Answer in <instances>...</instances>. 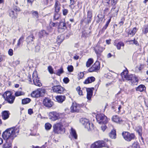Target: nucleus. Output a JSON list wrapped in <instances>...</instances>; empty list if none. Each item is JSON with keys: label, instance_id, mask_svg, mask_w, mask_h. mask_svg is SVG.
I'll use <instances>...</instances> for the list:
<instances>
[{"label": "nucleus", "instance_id": "20e7f679", "mask_svg": "<svg viewBox=\"0 0 148 148\" xmlns=\"http://www.w3.org/2000/svg\"><path fill=\"white\" fill-rule=\"evenodd\" d=\"M3 97L5 100L10 104L14 102L15 99V97L12 95L11 92L10 91L5 92Z\"/></svg>", "mask_w": 148, "mask_h": 148}, {"label": "nucleus", "instance_id": "5fc2aeb1", "mask_svg": "<svg viewBox=\"0 0 148 148\" xmlns=\"http://www.w3.org/2000/svg\"><path fill=\"white\" fill-rule=\"evenodd\" d=\"M139 146L137 143H134L132 144V148H139Z\"/></svg>", "mask_w": 148, "mask_h": 148}, {"label": "nucleus", "instance_id": "0eeeda50", "mask_svg": "<svg viewBox=\"0 0 148 148\" xmlns=\"http://www.w3.org/2000/svg\"><path fill=\"white\" fill-rule=\"evenodd\" d=\"M32 79L33 82L35 85L39 87L42 86V84L39 80L37 72L36 71H34L33 73Z\"/></svg>", "mask_w": 148, "mask_h": 148}, {"label": "nucleus", "instance_id": "864d4df0", "mask_svg": "<svg viewBox=\"0 0 148 148\" xmlns=\"http://www.w3.org/2000/svg\"><path fill=\"white\" fill-rule=\"evenodd\" d=\"M84 73L83 72H80L78 74V79H82L84 77Z\"/></svg>", "mask_w": 148, "mask_h": 148}, {"label": "nucleus", "instance_id": "58836bf2", "mask_svg": "<svg viewBox=\"0 0 148 148\" xmlns=\"http://www.w3.org/2000/svg\"><path fill=\"white\" fill-rule=\"evenodd\" d=\"M112 121L116 123H119L120 122V120L119 117L116 116H114L112 118Z\"/></svg>", "mask_w": 148, "mask_h": 148}, {"label": "nucleus", "instance_id": "f704fd0d", "mask_svg": "<svg viewBox=\"0 0 148 148\" xmlns=\"http://www.w3.org/2000/svg\"><path fill=\"white\" fill-rule=\"evenodd\" d=\"M59 28L62 29H64L66 28V24L64 22H60L58 26Z\"/></svg>", "mask_w": 148, "mask_h": 148}, {"label": "nucleus", "instance_id": "423d86ee", "mask_svg": "<svg viewBox=\"0 0 148 148\" xmlns=\"http://www.w3.org/2000/svg\"><path fill=\"white\" fill-rule=\"evenodd\" d=\"M20 11L21 10L19 8L14 6L12 8L9 10V15L12 18H15L17 16L16 12Z\"/></svg>", "mask_w": 148, "mask_h": 148}, {"label": "nucleus", "instance_id": "6ab92c4d", "mask_svg": "<svg viewBox=\"0 0 148 148\" xmlns=\"http://www.w3.org/2000/svg\"><path fill=\"white\" fill-rule=\"evenodd\" d=\"M87 92V98L88 100H90L92 95L93 90L91 88H86Z\"/></svg>", "mask_w": 148, "mask_h": 148}, {"label": "nucleus", "instance_id": "79ce46f5", "mask_svg": "<svg viewBox=\"0 0 148 148\" xmlns=\"http://www.w3.org/2000/svg\"><path fill=\"white\" fill-rule=\"evenodd\" d=\"M25 95V93L21 91L18 90L16 91L15 93V95L16 97H18Z\"/></svg>", "mask_w": 148, "mask_h": 148}, {"label": "nucleus", "instance_id": "a878e982", "mask_svg": "<svg viewBox=\"0 0 148 148\" xmlns=\"http://www.w3.org/2000/svg\"><path fill=\"white\" fill-rule=\"evenodd\" d=\"M104 48L100 46H97L96 48L94 49L96 53L97 54H99L101 53L104 50Z\"/></svg>", "mask_w": 148, "mask_h": 148}, {"label": "nucleus", "instance_id": "603ef678", "mask_svg": "<svg viewBox=\"0 0 148 148\" xmlns=\"http://www.w3.org/2000/svg\"><path fill=\"white\" fill-rule=\"evenodd\" d=\"M48 69L50 74H52L55 73L53 72V69L51 66H50L48 67Z\"/></svg>", "mask_w": 148, "mask_h": 148}, {"label": "nucleus", "instance_id": "9d476101", "mask_svg": "<svg viewBox=\"0 0 148 148\" xmlns=\"http://www.w3.org/2000/svg\"><path fill=\"white\" fill-rule=\"evenodd\" d=\"M105 146V143L103 140H99L92 144L90 148H101Z\"/></svg>", "mask_w": 148, "mask_h": 148}, {"label": "nucleus", "instance_id": "e2e57ef3", "mask_svg": "<svg viewBox=\"0 0 148 148\" xmlns=\"http://www.w3.org/2000/svg\"><path fill=\"white\" fill-rule=\"evenodd\" d=\"M103 124L101 126V130L104 132L106 128V126L105 125V123H103Z\"/></svg>", "mask_w": 148, "mask_h": 148}, {"label": "nucleus", "instance_id": "f03ea898", "mask_svg": "<svg viewBox=\"0 0 148 148\" xmlns=\"http://www.w3.org/2000/svg\"><path fill=\"white\" fill-rule=\"evenodd\" d=\"M80 121L88 131H91L93 130L94 126L93 124L90 123L88 119L85 118H81L80 120Z\"/></svg>", "mask_w": 148, "mask_h": 148}, {"label": "nucleus", "instance_id": "6e6552de", "mask_svg": "<svg viewBox=\"0 0 148 148\" xmlns=\"http://www.w3.org/2000/svg\"><path fill=\"white\" fill-rule=\"evenodd\" d=\"M122 134L125 140L128 141L134 139L135 137L134 134L126 132H123Z\"/></svg>", "mask_w": 148, "mask_h": 148}, {"label": "nucleus", "instance_id": "ddd939ff", "mask_svg": "<svg viewBox=\"0 0 148 148\" xmlns=\"http://www.w3.org/2000/svg\"><path fill=\"white\" fill-rule=\"evenodd\" d=\"M100 68V65L99 62L96 61L95 63L88 69V71L91 72L99 70Z\"/></svg>", "mask_w": 148, "mask_h": 148}, {"label": "nucleus", "instance_id": "c9c22d12", "mask_svg": "<svg viewBox=\"0 0 148 148\" xmlns=\"http://www.w3.org/2000/svg\"><path fill=\"white\" fill-rule=\"evenodd\" d=\"M127 42H130V44H134L137 46H138L139 45L138 42L135 40V38H134L133 40H128L127 41Z\"/></svg>", "mask_w": 148, "mask_h": 148}, {"label": "nucleus", "instance_id": "4d7b16f0", "mask_svg": "<svg viewBox=\"0 0 148 148\" xmlns=\"http://www.w3.org/2000/svg\"><path fill=\"white\" fill-rule=\"evenodd\" d=\"M32 12V14L34 16L36 17L37 18H38V14L37 11H33Z\"/></svg>", "mask_w": 148, "mask_h": 148}, {"label": "nucleus", "instance_id": "0e129e2a", "mask_svg": "<svg viewBox=\"0 0 148 148\" xmlns=\"http://www.w3.org/2000/svg\"><path fill=\"white\" fill-rule=\"evenodd\" d=\"M63 81L64 83L67 84L69 82V80L68 77H65L63 79Z\"/></svg>", "mask_w": 148, "mask_h": 148}, {"label": "nucleus", "instance_id": "680f3d73", "mask_svg": "<svg viewBox=\"0 0 148 148\" xmlns=\"http://www.w3.org/2000/svg\"><path fill=\"white\" fill-rule=\"evenodd\" d=\"M63 14L64 16L66 15L68 12V10L67 9H64L62 11Z\"/></svg>", "mask_w": 148, "mask_h": 148}, {"label": "nucleus", "instance_id": "f257e3e1", "mask_svg": "<svg viewBox=\"0 0 148 148\" xmlns=\"http://www.w3.org/2000/svg\"><path fill=\"white\" fill-rule=\"evenodd\" d=\"M19 132V129L15 127H12L7 129L4 132L2 136L4 140H10L12 141L18 134Z\"/></svg>", "mask_w": 148, "mask_h": 148}, {"label": "nucleus", "instance_id": "8fccbe9b", "mask_svg": "<svg viewBox=\"0 0 148 148\" xmlns=\"http://www.w3.org/2000/svg\"><path fill=\"white\" fill-rule=\"evenodd\" d=\"M39 93L40 94V96H42L43 95V94L45 92V90L43 88L38 89Z\"/></svg>", "mask_w": 148, "mask_h": 148}, {"label": "nucleus", "instance_id": "473e14b6", "mask_svg": "<svg viewBox=\"0 0 148 148\" xmlns=\"http://www.w3.org/2000/svg\"><path fill=\"white\" fill-rule=\"evenodd\" d=\"M6 143L4 145L3 147V148H11L12 144L11 143H9L8 140H6Z\"/></svg>", "mask_w": 148, "mask_h": 148}, {"label": "nucleus", "instance_id": "13d9d810", "mask_svg": "<svg viewBox=\"0 0 148 148\" xmlns=\"http://www.w3.org/2000/svg\"><path fill=\"white\" fill-rule=\"evenodd\" d=\"M110 21L111 19L110 18L106 22L105 25L103 27V29H106L107 28Z\"/></svg>", "mask_w": 148, "mask_h": 148}, {"label": "nucleus", "instance_id": "c85d7f7f", "mask_svg": "<svg viewBox=\"0 0 148 148\" xmlns=\"http://www.w3.org/2000/svg\"><path fill=\"white\" fill-rule=\"evenodd\" d=\"M146 88L145 86L143 85H141L137 87L136 88V90L137 91H139L140 92L143 91L145 90Z\"/></svg>", "mask_w": 148, "mask_h": 148}, {"label": "nucleus", "instance_id": "393cba45", "mask_svg": "<svg viewBox=\"0 0 148 148\" xmlns=\"http://www.w3.org/2000/svg\"><path fill=\"white\" fill-rule=\"evenodd\" d=\"M66 99L65 96L59 95L57 96L56 97V99L57 101L59 103H62Z\"/></svg>", "mask_w": 148, "mask_h": 148}, {"label": "nucleus", "instance_id": "09e8293b", "mask_svg": "<svg viewBox=\"0 0 148 148\" xmlns=\"http://www.w3.org/2000/svg\"><path fill=\"white\" fill-rule=\"evenodd\" d=\"M31 100L29 98L24 99L22 100V103L23 104H26L29 103Z\"/></svg>", "mask_w": 148, "mask_h": 148}, {"label": "nucleus", "instance_id": "052dcab7", "mask_svg": "<svg viewBox=\"0 0 148 148\" xmlns=\"http://www.w3.org/2000/svg\"><path fill=\"white\" fill-rule=\"evenodd\" d=\"M76 90L77 91L79 94L80 95H82V90H80V88L79 87H78L76 88Z\"/></svg>", "mask_w": 148, "mask_h": 148}, {"label": "nucleus", "instance_id": "cd10ccee", "mask_svg": "<svg viewBox=\"0 0 148 148\" xmlns=\"http://www.w3.org/2000/svg\"><path fill=\"white\" fill-rule=\"evenodd\" d=\"M79 107L75 104L73 103L71 107V111H77L79 110Z\"/></svg>", "mask_w": 148, "mask_h": 148}, {"label": "nucleus", "instance_id": "49530a36", "mask_svg": "<svg viewBox=\"0 0 148 148\" xmlns=\"http://www.w3.org/2000/svg\"><path fill=\"white\" fill-rule=\"evenodd\" d=\"M143 32L145 34L148 32V25H144L142 30Z\"/></svg>", "mask_w": 148, "mask_h": 148}, {"label": "nucleus", "instance_id": "4c0bfd02", "mask_svg": "<svg viewBox=\"0 0 148 148\" xmlns=\"http://www.w3.org/2000/svg\"><path fill=\"white\" fill-rule=\"evenodd\" d=\"M47 34L46 32L44 30H42L39 33L38 35L40 38H42L43 36L47 35Z\"/></svg>", "mask_w": 148, "mask_h": 148}, {"label": "nucleus", "instance_id": "1a4fd4ad", "mask_svg": "<svg viewBox=\"0 0 148 148\" xmlns=\"http://www.w3.org/2000/svg\"><path fill=\"white\" fill-rule=\"evenodd\" d=\"M49 119L54 121L62 117L61 115L59 114L56 112H51L49 114Z\"/></svg>", "mask_w": 148, "mask_h": 148}, {"label": "nucleus", "instance_id": "a211bd4d", "mask_svg": "<svg viewBox=\"0 0 148 148\" xmlns=\"http://www.w3.org/2000/svg\"><path fill=\"white\" fill-rule=\"evenodd\" d=\"M128 71L127 69L123 71L121 73V76L122 77V79L123 81L125 80H127L129 79V78L130 75H128Z\"/></svg>", "mask_w": 148, "mask_h": 148}, {"label": "nucleus", "instance_id": "5701e85b", "mask_svg": "<svg viewBox=\"0 0 148 148\" xmlns=\"http://www.w3.org/2000/svg\"><path fill=\"white\" fill-rule=\"evenodd\" d=\"M95 78L93 77H88L86 79L84 82V84H87L90 83L95 81Z\"/></svg>", "mask_w": 148, "mask_h": 148}, {"label": "nucleus", "instance_id": "ea45409f", "mask_svg": "<svg viewBox=\"0 0 148 148\" xmlns=\"http://www.w3.org/2000/svg\"><path fill=\"white\" fill-rule=\"evenodd\" d=\"M34 38V37L33 35H32L29 36L26 39V41L27 43L31 42L33 41Z\"/></svg>", "mask_w": 148, "mask_h": 148}, {"label": "nucleus", "instance_id": "37998d69", "mask_svg": "<svg viewBox=\"0 0 148 148\" xmlns=\"http://www.w3.org/2000/svg\"><path fill=\"white\" fill-rule=\"evenodd\" d=\"M64 72L63 70L62 67H61L60 69H58L56 71V73L55 74L56 75L60 76V75L62 74Z\"/></svg>", "mask_w": 148, "mask_h": 148}, {"label": "nucleus", "instance_id": "b1692460", "mask_svg": "<svg viewBox=\"0 0 148 148\" xmlns=\"http://www.w3.org/2000/svg\"><path fill=\"white\" fill-rule=\"evenodd\" d=\"M2 119L5 120L8 118L10 113L9 112H2L1 113Z\"/></svg>", "mask_w": 148, "mask_h": 148}, {"label": "nucleus", "instance_id": "6e6d98bb", "mask_svg": "<svg viewBox=\"0 0 148 148\" xmlns=\"http://www.w3.org/2000/svg\"><path fill=\"white\" fill-rule=\"evenodd\" d=\"M67 69L68 71L69 72H72L73 70V67L72 65L68 66Z\"/></svg>", "mask_w": 148, "mask_h": 148}, {"label": "nucleus", "instance_id": "2f4dec72", "mask_svg": "<svg viewBox=\"0 0 148 148\" xmlns=\"http://www.w3.org/2000/svg\"><path fill=\"white\" fill-rule=\"evenodd\" d=\"M116 131L115 130H112L110 133L109 135L112 138H115L116 137Z\"/></svg>", "mask_w": 148, "mask_h": 148}, {"label": "nucleus", "instance_id": "774afa93", "mask_svg": "<svg viewBox=\"0 0 148 148\" xmlns=\"http://www.w3.org/2000/svg\"><path fill=\"white\" fill-rule=\"evenodd\" d=\"M40 49V47L38 46H37L35 47V51L36 52H38Z\"/></svg>", "mask_w": 148, "mask_h": 148}, {"label": "nucleus", "instance_id": "aec40b11", "mask_svg": "<svg viewBox=\"0 0 148 148\" xmlns=\"http://www.w3.org/2000/svg\"><path fill=\"white\" fill-rule=\"evenodd\" d=\"M87 20L88 23L90 22L92 18V10L91 9L89 10L87 12Z\"/></svg>", "mask_w": 148, "mask_h": 148}, {"label": "nucleus", "instance_id": "7c9ffc66", "mask_svg": "<svg viewBox=\"0 0 148 148\" xmlns=\"http://www.w3.org/2000/svg\"><path fill=\"white\" fill-rule=\"evenodd\" d=\"M70 134L75 139H77V135L76 131L73 128H71Z\"/></svg>", "mask_w": 148, "mask_h": 148}, {"label": "nucleus", "instance_id": "bb28decb", "mask_svg": "<svg viewBox=\"0 0 148 148\" xmlns=\"http://www.w3.org/2000/svg\"><path fill=\"white\" fill-rule=\"evenodd\" d=\"M38 89L36 90L33 91L31 94V96L33 97H38L40 96V94Z\"/></svg>", "mask_w": 148, "mask_h": 148}, {"label": "nucleus", "instance_id": "39448f33", "mask_svg": "<svg viewBox=\"0 0 148 148\" xmlns=\"http://www.w3.org/2000/svg\"><path fill=\"white\" fill-rule=\"evenodd\" d=\"M96 118L99 124L106 123L108 122V119L104 114L98 113L96 116Z\"/></svg>", "mask_w": 148, "mask_h": 148}, {"label": "nucleus", "instance_id": "69168bd1", "mask_svg": "<svg viewBox=\"0 0 148 148\" xmlns=\"http://www.w3.org/2000/svg\"><path fill=\"white\" fill-rule=\"evenodd\" d=\"M58 123H59L60 124L62 125V126L63 127V126L65 125V121L64 119H62L61 120L60 122Z\"/></svg>", "mask_w": 148, "mask_h": 148}, {"label": "nucleus", "instance_id": "dca6fc26", "mask_svg": "<svg viewBox=\"0 0 148 148\" xmlns=\"http://www.w3.org/2000/svg\"><path fill=\"white\" fill-rule=\"evenodd\" d=\"M129 78L127 80L130 81L132 85L137 84L138 79L134 75H130Z\"/></svg>", "mask_w": 148, "mask_h": 148}, {"label": "nucleus", "instance_id": "c03bdc74", "mask_svg": "<svg viewBox=\"0 0 148 148\" xmlns=\"http://www.w3.org/2000/svg\"><path fill=\"white\" fill-rule=\"evenodd\" d=\"M63 40L62 36H57L56 40L58 43H60L62 42Z\"/></svg>", "mask_w": 148, "mask_h": 148}, {"label": "nucleus", "instance_id": "a19ab883", "mask_svg": "<svg viewBox=\"0 0 148 148\" xmlns=\"http://www.w3.org/2000/svg\"><path fill=\"white\" fill-rule=\"evenodd\" d=\"M136 130L137 132L138 133L139 135L140 136H141L142 131V127L140 126L137 127L136 128Z\"/></svg>", "mask_w": 148, "mask_h": 148}, {"label": "nucleus", "instance_id": "bf43d9fd", "mask_svg": "<svg viewBox=\"0 0 148 148\" xmlns=\"http://www.w3.org/2000/svg\"><path fill=\"white\" fill-rule=\"evenodd\" d=\"M8 53L10 56H12L13 54V50L11 49H10L8 51Z\"/></svg>", "mask_w": 148, "mask_h": 148}, {"label": "nucleus", "instance_id": "7ed1b4c3", "mask_svg": "<svg viewBox=\"0 0 148 148\" xmlns=\"http://www.w3.org/2000/svg\"><path fill=\"white\" fill-rule=\"evenodd\" d=\"M53 131L57 134H63L65 132V129L62 125L59 123H57L53 126Z\"/></svg>", "mask_w": 148, "mask_h": 148}, {"label": "nucleus", "instance_id": "de8ad7c7", "mask_svg": "<svg viewBox=\"0 0 148 148\" xmlns=\"http://www.w3.org/2000/svg\"><path fill=\"white\" fill-rule=\"evenodd\" d=\"M90 32L84 31L82 32V36L84 38H86L90 36Z\"/></svg>", "mask_w": 148, "mask_h": 148}, {"label": "nucleus", "instance_id": "412c9836", "mask_svg": "<svg viewBox=\"0 0 148 148\" xmlns=\"http://www.w3.org/2000/svg\"><path fill=\"white\" fill-rule=\"evenodd\" d=\"M114 45L116 47L117 49L119 50L121 49V47H124V46L123 42L121 41L118 42H114Z\"/></svg>", "mask_w": 148, "mask_h": 148}, {"label": "nucleus", "instance_id": "f3484780", "mask_svg": "<svg viewBox=\"0 0 148 148\" xmlns=\"http://www.w3.org/2000/svg\"><path fill=\"white\" fill-rule=\"evenodd\" d=\"M43 104L46 107L50 108L53 105V102L49 99L46 98L43 100Z\"/></svg>", "mask_w": 148, "mask_h": 148}, {"label": "nucleus", "instance_id": "3c124183", "mask_svg": "<svg viewBox=\"0 0 148 148\" xmlns=\"http://www.w3.org/2000/svg\"><path fill=\"white\" fill-rule=\"evenodd\" d=\"M45 128L47 130H49L51 127V125L49 123H46L45 125Z\"/></svg>", "mask_w": 148, "mask_h": 148}, {"label": "nucleus", "instance_id": "4be33fe9", "mask_svg": "<svg viewBox=\"0 0 148 148\" xmlns=\"http://www.w3.org/2000/svg\"><path fill=\"white\" fill-rule=\"evenodd\" d=\"M55 11L56 12H58L60 9V3L57 0L55 1Z\"/></svg>", "mask_w": 148, "mask_h": 148}, {"label": "nucleus", "instance_id": "c756f323", "mask_svg": "<svg viewBox=\"0 0 148 148\" xmlns=\"http://www.w3.org/2000/svg\"><path fill=\"white\" fill-rule=\"evenodd\" d=\"M24 38L23 36H22L19 39L18 42L17 43L16 46V49L19 47L20 45L23 43Z\"/></svg>", "mask_w": 148, "mask_h": 148}, {"label": "nucleus", "instance_id": "338daca9", "mask_svg": "<svg viewBox=\"0 0 148 148\" xmlns=\"http://www.w3.org/2000/svg\"><path fill=\"white\" fill-rule=\"evenodd\" d=\"M117 3V1L115 0H112L111 1V4L112 5H115Z\"/></svg>", "mask_w": 148, "mask_h": 148}, {"label": "nucleus", "instance_id": "72a5a7b5", "mask_svg": "<svg viewBox=\"0 0 148 148\" xmlns=\"http://www.w3.org/2000/svg\"><path fill=\"white\" fill-rule=\"evenodd\" d=\"M137 29L136 27H134L132 30H130L128 34V35H130L133 36L136 33Z\"/></svg>", "mask_w": 148, "mask_h": 148}, {"label": "nucleus", "instance_id": "e433bc0d", "mask_svg": "<svg viewBox=\"0 0 148 148\" xmlns=\"http://www.w3.org/2000/svg\"><path fill=\"white\" fill-rule=\"evenodd\" d=\"M61 18L60 14L58 12H55V13L53 16V20L56 21L58 19H60Z\"/></svg>", "mask_w": 148, "mask_h": 148}, {"label": "nucleus", "instance_id": "f8f14e48", "mask_svg": "<svg viewBox=\"0 0 148 148\" xmlns=\"http://www.w3.org/2000/svg\"><path fill=\"white\" fill-rule=\"evenodd\" d=\"M100 68V65L99 62L96 61L95 63L88 69V71L91 72L99 70Z\"/></svg>", "mask_w": 148, "mask_h": 148}, {"label": "nucleus", "instance_id": "2eb2a0df", "mask_svg": "<svg viewBox=\"0 0 148 148\" xmlns=\"http://www.w3.org/2000/svg\"><path fill=\"white\" fill-rule=\"evenodd\" d=\"M52 89L54 92L60 94L62 93L64 90L63 87L59 85L53 86Z\"/></svg>", "mask_w": 148, "mask_h": 148}, {"label": "nucleus", "instance_id": "9b49d317", "mask_svg": "<svg viewBox=\"0 0 148 148\" xmlns=\"http://www.w3.org/2000/svg\"><path fill=\"white\" fill-rule=\"evenodd\" d=\"M100 68V65L99 62L96 61L95 63L88 69V71L91 72L99 70Z\"/></svg>", "mask_w": 148, "mask_h": 148}, {"label": "nucleus", "instance_id": "a18cd8bd", "mask_svg": "<svg viewBox=\"0 0 148 148\" xmlns=\"http://www.w3.org/2000/svg\"><path fill=\"white\" fill-rule=\"evenodd\" d=\"M93 59L92 58L89 59L87 62L86 63V66L87 67H89L93 63Z\"/></svg>", "mask_w": 148, "mask_h": 148}, {"label": "nucleus", "instance_id": "4468645a", "mask_svg": "<svg viewBox=\"0 0 148 148\" xmlns=\"http://www.w3.org/2000/svg\"><path fill=\"white\" fill-rule=\"evenodd\" d=\"M100 68V65L99 62L96 61L95 63L88 69V71L91 72L99 70Z\"/></svg>", "mask_w": 148, "mask_h": 148}]
</instances>
